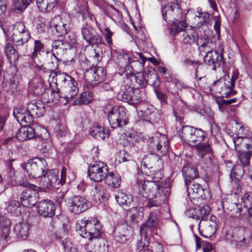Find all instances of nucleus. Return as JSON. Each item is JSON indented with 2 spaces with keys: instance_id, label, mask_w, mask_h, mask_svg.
Instances as JSON below:
<instances>
[{
  "instance_id": "1",
  "label": "nucleus",
  "mask_w": 252,
  "mask_h": 252,
  "mask_svg": "<svg viewBox=\"0 0 252 252\" xmlns=\"http://www.w3.org/2000/svg\"><path fill=\"white\" fill-rule=\"evenodd\" d=\"M75 227L80 236L89 240L100 237L103 232L102 225L95 218L78 220Z\"/></svg>"
},
{
  "instance_id": "2",
  "label": "nucleus",
  "mask_w": 252,
  "mask_h": 252,
  "mask_svg": "<svg viewBox=\"0 0 252 252\" xmlns=\"http://www.w3.org/2000/svg\"><path fill=\"white\" fill-rule=\"evenodd\" d=\"M21 167L30 177L32 178L42 177L48 169L46 160L41 158L28 160L26 163H23Z\"/></svg>"
},
{
  "instance_id": "3",
  "label": "nucleus",
  "mask_w": 252,
  "mask_h": 252,
  "mask_svg": "<svg viewBox=\"0 0 252 252\" xmlns=\"http://www.w3.org/2000/svg\"><path fill=\"white\" fill-rule=\"evenodd\" d=\"M107 109V111L105 110V113L107 114L108 120L112 128L122 127L127 124L126 110L124 107L109 105Z\"/></svg>"
},
{
  "instance_id": "4",
  "label": "nucleus",
  "mask_w": 252,
  "mask_h": 252,
  "mask_svg": "<svg viewBox=\"0 0 252 252\" xmlns=\"http://www.w3.org/2000/svg\"><path fill=\"white\" fill-rule=\"evenodd\" d=\"M160 155L151 153L144 156L141 162V168L142 172L148 176H153L156 172L159 171L163 166Z\"/></svg>"
},
{
  "instance_id": "5",
  "label": "nucleus",
  "mask_w": 252,
  "mask_h": 252,
  "mask_svg": "<svg viewBox=\"0 0 252 252\" xmlns=\"http://www.w3.org/2000/svg\"><path fill=\"white\" fill-rule=\"evenodd\" d=\"M66 169L62 168L61 173V179L58 178V171L56 169L49 170L44 173L42 177V186L47 189L55 188L58 189L60 186L65 182Z\"/></svg>"
},
{
  "instance_id": "6",
  "label": "nucleus",
  "mask_w": 252,
  "mask_h": 252,
  "mask_svg": "<svg viewBox=\"0 0 252 252\" xmlns=\"http://www.w3.org/2000/svg\"><path fill=\"white\" fill-rule=\"evenodd\" d=\"M41 133L39 134L35 131L30 126H25L21 127L16 133V137L17 139L21 141H26L30 139H34L35 141H44L47 139L49 134L44 128H41Z\"/></svg>"
},
{
  "instance_id": "7",
  "label": "nucleus",
  "mask_w": 252,
  "mask_h": 252,
  "mask_svg": "<svg viewBox=\"0 0 252 252\" xmlns=\"http://www.w3.org/2000/svg\"><path fill=\"white\" fill-rule=\"evenodd\" d=\"M148 146L151 153H156L161 156L166 155L169 149L167 138L165 135L159 134L149 138Z\"/></svg>"
},
{
  "instance_id": "8",
  "label": "nucleus",
  "mask_w": 252,
  "mask_h": 252,
  "mask_svg": "<svg viewBox=\"0 0 252 252\" xmlns=\"http://www.w3.org/2000/svg\"><path fill=\"white\" fill-rule=\"evenodd\" d=\"M139 194L138 198L143 202L145 199L158 198L159 189V185L155 182L141 181L138 184Z\"/></svg>"
},
{
  "instance_id": "9",
  "label": "nucleus",
  "mask_w": 252,
  "mask_h": 252,
  "mask_svg": "<svg viewBox=\"0 0 252 252\" xmlns=\"http://www.w3.org/2000/svg\"><path fill=\"white\" fill-rule=\"evenodd\" d=\"M212 87L216 93L222 97H228L235 94V91L233 90V84L231 83L229 76L214 82Z\"/></svg>"
},
{
  "instance_id": "10",
  "label": "nucleus",
  "mask_w": 252,
  "mask_h": 252,
  "mask_svg": "<svg viewBox=\"0 0 252 252\" xmlns=\"http://www.w3.org/2000/svg\"><path fill=\"white\" fill-rule=\"evenodd\" d=\"M118 100L127 102L131 105H136L142 101V94L139 89L128 87L122 91L117 95Z\"/></svg>"
},
{
  "instance_id": "11",
  "label": "nucleus",
  "mask_w": 252,
  "mask_h": 252,
  "mask_svg": "<svg viewBox=\"0 0 252 252\" xmlns=\"http://www.w3.org/2000/svg\"><path fill=\"white\" fill-rule=\"evenodd\" d=\"M88 176L95 182H100L104 180L108 173V168L104 163L98 161L91 165L88 169Z\"/></svg>"
},
{
  "instance_id": "12",
  "label": "nucleus",
  "mask_w": 252,
  "mask_h": 252,
  "mask_svg": "<svg viewBox=\"0 0 252 252\" xmlns=\"http://www.w3.org/2000/svg\"><path fill=\"white\" fill-rule=\"evenodd\" d=\"M223 48L221 44H219L217 50H212L204 54V62L209 65H212V69L216 70L221 64H223Z\"/></svg>"
},
{
  "instance_id": "13",
  "label": "nucleus",
  "mask_w": 252,
  "mask_h": 252,
  "mask_svg": "<svg viewBox=\"0 0 252 252\" xmlns=\"http://www.w3.org/2000/svg\"><path fill=\"white\" fill-rule=\"evenodd\" d=\"M84 76L88 82L94 85H98L105 80L106 72L102 67L93 66L86 71Z\"/></svg>"
},
{
  "instance_id": "14",
  "label": "nucleus",
  "mask_w": 252,
  "mask_h": 252,
  "mask_svg": "<svg viewBox=\"0 0 252 252\" xmlns=\"http://www.w3.org/2000/svg\"><path fill=\"white\" fill-rule=\"evenodd\" d=\"M23 187L29 188L25 189L20 195V200L22 204L27 208L33 207L37 202L38 199V193L35 190H32L29 188V183L26 182L20 183Z\"/></svg>"
},
{
  "instance_id": "15",
  "label": "nucleus",
  "mask_w": 252,
  "mask_h": 252,
  "mask_svg": "<svg viewBox=\"0 0 252 252\" xmlns=\"http://www.w3.org/2000/svg\"><path fill=\"white\" fill-rule=\"evenodd\" d=\"M81 33L83 38L90 45L93 46V45L104 44L102 36L87 24L82 27Z\"/></svg>"
},
{
  "instance_id": "16",
  "label": "nucleus",
  "mask_w": 252,
  "mask_h": 252,
  "mask_svg": "<svg viewBox=\"0 0 252 252\" xmlns=\"http://www.w3.org/2000/svg\"><path fill=\"white\" fill-rule=\"evenodd\" d=\"M68 209L71 212L79 214L87 210L90 206V203L79 195L72 197L68 203Z\"/></svg>"
},
{
  "instance_id": "17",
  "label": "nucleus",
  "mask_w": 252,
  "mask_h": 252,
  "mask_svg": "<svg viewBox=\"0 0 252 252\" xmlns=\"http://www.w3.org/2000/svg\"><path fill=\"white\" fill-rule=\"evenodd\" d=\"M167 5L162 9V15L164 20L166 21L177 20L178 16L176 14H180L181 11L179 7L177 0H166Z\"/></svg>"
},
{
  "instance_id": "18",
  "label": "nucleus",
  "mask_w": 252,
  "mask_h": 252,
  "mask_svg": "<svg viewBox=\"0 0 252 252\" xmlns=\"http://www.w3.org/2000/svg\"><path fill=\"white\" fill-rule=\"evenodd\" d=\"M226 240L232 247L239 249L245 243L250 244L252 242V233L249 230H245L243 238L241 239V238H239L233 234L231 235L227 233L226 234Z\"/></svg>"
},
{
  "instance_id": "19",
  "label": "nucleus",
  "mask_w": 252,
  "mask_h": 252,
  "mask_svg": "<svg viewBox=\"0 0 252 252\" xmlns=\"http://www.w3.org/2000/svg\"><path fill=\"white\" fill-rule=\"evenodd\" d=\"M200 53L202 56L204 54L214 50L216 46V41L214 38L209 37L206 34H203L198 38L196 41Z\"/></svg>"
},
{
  "instance_id": "20",
  "label": "nucleus",
  "mask_w": 252,
  "mask_h": 252,
  "mask_svg": "<svg viewBox=\"0 0 252 252\" xmlns=\"http://www.w3.org/2000/svg\"><path fill=\"white\" fill-rule=\"evenodd\" d=\"M193 147L199 157L203 158L206 163L212 164L214 156L210 145L208 143H199Z\"/></svg>"
},
{
  "instance_id": "21",
  "label": "nucleus",
  "mask_w": 252,
  "mask_h": 252,
  "mask_svg": "<svg viewBox=\"0 0 252 252\" xmlns=\"http://www.w3.org/2000/svg\"><path fill=\"white\" fill-rule=\"evenodd\" d=\"M37 210L41 216L51 218L55 214L56 206L50 200H43L38 203Z\"/></svg>"
},
{
  "instance_id": "22",
  "label": "nucleus",
  "mask_w": 252,
  "mask_h": 252,
  "mask_svg": "<svg viewBox=\"0 0 252 252\" xmlns=\"http://www.w3.org/2000/svg\"><path fill=\"white\" fill-rule=\"evenodd\" d=\"M87 246V249L90 252H107L108 246L107 241L101 236L93 238Z\"/></svg>"
},
{
  "instance_id": "23",
  "label": "nucleus",
  "mask_w": 252,
  "mask_h": 252,
  "mask_svg": "<svg viewBox=\"0 0 252 252\" xmlns=\"http://www.w3.org/2000/svg\"><path fill=\"white\" fill-rule=\"evenodd\" d=\"M223 210L229 214L231 217L236 218L239 217L243 211L242 204H238L236 202L228 200L222 202Z\"/></svg>"
},
{
  "instance_id": "24",
  "label": "nucleus",
  "mask_w": 252,
  "mask_h": 252,
  "mask_svg": "<svg viewBox=\"0 0 252 252\" xmlns=\"http://www.w3.org/2000/svg\"><path fill=\"white\" fill-rule=\"evenodd\" d=\"M236 152L246 151L252 148V139L248 137L237 136L232 139Z\"/></svg>"
},
{
  "instance_id": "25",
  "label": "nucleus",
  "mask_w": 252,
  "mask_h": 252,
  "mask_svg": "<svg viewBox=\"0 0 252 252\" xmlns=\"http://www.w3.org/2000/svg\"><path fill=\"white\" fill-rule=\"evenodd\" d=\"M77 85L78 83L75 80L72 81L70 84L68 83L64 85L61 87L62 95L60 96L67 100L72 99L78 93Z\"/></svg>"
},
{
  "instance_id": "26",
  "label": "nucleus",
  "mask_w": 252,
  "mask_h": 252,
  "mask_svg": "<svg viewBox=\"0 0 252 252\" xmlns=\"http://www.w3.org/2000/svg\"><path fill=\"white\" fill-rule=\"evenodd\" d=\"M27 110L32 117V123L33 118H38L42 115L45 111L44 105L40 101L30 102L27 105Z\"/></svg>"
},
{
  "instance_id": "27",
  "label": "nucleus",
  "mask_w": 252,
  "mask_h": 252,
  "mask_svg": "<svg viewBox=\"0 0 252 252\" xmlns=\"http://www.w3.org/2000/svg\"><path fill=\"white\" fill-rule=\"evenodd\" d=\"M50 28L55 31L57 36H63L67 33L66 24L62 22L60 16H57L52 19L50 23Z\"/></svg>"
},
{
  "instance_id": "28",
  "label": "nucleus",
  "mask_w": 252,
  "mask_h": 252,
  "mask_svg": "<svg viewBox=\"0 0 252 252\" xmlns=\"http://www.w3.org/2000/svg\"><path fill=\"white\" fill-rule=\"evenodd\" d=\"M132 233V229L130 227H118L115 232L116 240L121 243H124L130 239Z\"/></svg>"
},
{
  "instance_id": "29",
  "label": "nucleus",
  "mask_w": 252,
  "mask_h": 252,
  "mask_svg": "<svg viewBox=\"0 0 252 252\" xmlns=\"http://www.w3.org/2000/svg\"><path fill=\"white\" fill-rule=\"evenodd\" d=\"M13 114L21 125L32 123V117L29 115L27 108L21 107L15 108L13 109Z\"/></svg>"
},
{
  "instance_id": "30",
  "label": "nucleus",
  "mask_w": 252,
  "mask_h": 252,
  "mask_svg": "<svg viewBox=\"0 0 252 252\" xmlns=\"http://www.w3.org/2000/svg\"><path fill=\"white\" fill-rule=\"evenodd\" d=\"M10 220L5 216L0 215V242L4 245L5 239L10 231Z\"/></svg>"
},
{
  "instance_id": "31",
  "label": "nucleus",
  "mask_w": 252,
  "mask_h": 252,
  "mask_svg": "<svg viewBox=\"0 0 252 252\" xmlns=\"http://www.w3.org/2000/svg\"><path fill=\"white\" fill-rule=\"evenodd\" d=\"M187 191L190 198H200L204 195V190L201 186L194 182H190L187 185Z\"/></svg>"
},
{
  "instance_id": "32",
  "label": "nucleus",
  "mask_w": 252,
  "mask_h": 252,
  "mask_svg": "<svg viewBox=\"0 0 252 252\" xmlns=\"http://www.w3.org/2000/svg\"><path fill=\"white\" fill-rule=\"evenodd\" d=\"M115 197L118 203L125 210L131 204L133 198L131 194L122 191H118Z\"/></svg>"
},
{
  "instance_id": "33",
  "label": "nucleus",
  "mask_w": 252,
  "mask_h": 252,
  "mask_svg": "<svg viewBox=\"0 0 252 252\" xmlns=\"http://www.w3.org/2000/svg\"><path fill=\"white\" fill-rule=\"evenodd\" d=\"M66 0H36L38 8L42 12L51 11L59 1L64 2Z\"/></svg>"
},
{
  "instance_id": "34",
  "label": "nucleus",
  "mask_w": 252,
  "mask_h": 252,
  "mask_svg": "<svg viewBox=\"0 0 252 252\" xmlns=\"http://www.w3.org/2000/svg\"><path fill=\"white\" fill-rule=\"evenodd\" d=\"M158 222V217L157 213H151L148 216L145 223L142 224L140 227V231H142L143 234L147 233V231L153 228L157 225Z\"/></svg>"
},
{
  "instance_id": "35",
  "label": "nucleus",
  "mask_w": 252,
  "mask_h": 252,
  "mask_svg": "<svg viewBox=\"0 0 252 252\" xmlns=\"http://www.w3.org/2000/svg\"><path fill=\"white\" fill-rule=\"evenodd\" d=\"M210 208L208 205L199 206L194 210H189L187 212V215L191 213L195 214V217L202 220H206L210 215Z\"/></svg>"
},
{
  "instance_id": "36",
  "label": "nucleus",
  "mask_w": 252,
  "mask_h": 252,
  "mask_svg": "<svg viewBox=\"0 0 252 252\" xmlns=\"http://www.w3.org/2000/svg\"><path fill=\"white\" fill-rule=\"evenodd\" d=\"M30 225L26 222L17 224L14 231L17 237L22 240H26L29 234Z\"/></svg>"
},
{
  "instance_id": "37",
  "label": "nucleus",
  "mask_w": 252,
  "mask_h": 252,
  "mask_svg": "<svg viewBox=\"0 0 252 252\" xmlns=\"http://www.w3.org/2000/svg\"><path fill=\"white\" fill-rule=\"evenodd\" d=\"M90 133L98 140H104L109 136L108 130L99 126H92L90 130Z\"/></svg>"
},
{
  "instance_id": "38",
  "label": "nucleus",
  "mask_w": 252,
  "mask_h": 252,
  "mask_svg": "<svg viewBox=\"0 0 252 252\" xmlns=\"http://www.w3.org/2000/svg\"><path fill=\"white\" fill-rule=\"evenodd\" d=\"M52 47V53L62 56L66 53L67 50L70 49L71 46L67 42L56 40L53 43Z\"/></svg>"
},
{
  "instance_id": "39",
  "label": "nucleus",
  "mask_w": 252,
  "mask_h": 252,
  "mask_svg": "<svg viewBox=\"0 0 252 252\" xmlns=\"http://www.w3.org/2000/svg\"><path fill=\"white\" fill-rule=\"evenodd\" d=\"M104 180L106 184L112 188L117 189L120 187L121 178L117 173L108 172Z\"/></svg>"
},
{
  "instance_id": "40",
  "label": "nucleus",
  "mask_w": 252,
  "mask_h": 252,
  "mask_svg": "<svg viewBox=\"0 0 252 252\" xmlns=\"http://www.w3.org/2000/svg\"><path fill=\"white\" fill-rule=\"evenodd\" d=\"M183 42L185 44H191L196 43L198 38L197 31L193 28H189L184 31L183 34Z\"/></svg>"
},
{
  "instance_id": "41",
  "label": "nucleus",
  "mask_w": 252,
  "mask_h": 252,
  "mask_svg": "<svg viewBox=\"0 0 252 252\" xmlns=\"http://www.w3.org/2000/svg\"><path fill=\"white\" fill-rule=\"evenodd\" d=\"M3 90L13 95H18L20 89L18 86V82L16 80V77H12L10 81L4 83Z\"/></svg>"
},
{
  "instance_id": "42",
  "label": "nucleus",
  "mask_w": 252,
  "mask_h": 252,
  "mask_svg": "<svg viewBox=\"0 0 252 252\" xmlns=\"http://www.w3.org/2000/svg\"><path fill=\"white\" fill-rule=\"evenodd\" d=\"M195 129V127L189 126H183L179 131V135L185 143L189 144Z\"/></svg>"
},
{
  "instance_id": "43",
  "label": "nucleus",
  "mask_w": 252,
  "mask_h": 252,
  "mask_svg": "<svg viewBox=\"0 0 252 252\" xmlns=\"http://www.w3.org/2000/svg\"><path fill=\"white\" fill-rule=\"evenodd\" d=\"M24 33H13L12 40L16 46H22L28 41L31 37L30 32H26Z\"/></svg>"
},
{
  "instance_id": "44",
  "label": "nucleus",
  "mask_w": 252,
  "mask_h": 252,
  "mask_svg": "<svg viewBox=\"0 0 252 252\" xmlns=\"http://www.w3.org/2000/svg\"><path fill=\"white\" fill-rule=\"evenodd\" d=\"M216 223L211 220H207L204 224V227L201 235L205 238H210L212 236L216 231Z\"/></svg>"
},
{
  "instance_id": "45",
  "label": "nucleus",
  "mask_w": 252,
  "mask_h": 252,
  "mask_svg": "<svg viewBox=\"0 0 252 252\" xmlns=\"http://www.w3.org/2000/svg\"><path fill=\"white\" fill-rule=\"evenodd\" d=\"M183 174L185 178L186 185H187L188 181L190 179H194L198 176V170L196 168L192 166H187L183 168Z\"/></svg>"
},
{
  "instance_id": "46",
  "label": "nucleus",
  "mask_w": 252,
  "mask_h": 252,
  "mask_svg": "<svg viewBox=\"0 0 252 252\" xmlns=\"http://www.w3.org/2000/svg\"><path fill=\"white\" fill-rule=\"evenodd\" d=\"M142 111L146 116H150V120L155 122H157L160 119V116L158 111L152 105L146 104L145 108Z\"/></svg>"
},
{
  "instance_id": "47",
  "label": "nucleus",
  "mask_w": 252,
  "mask_h": 252,
  "mask_svg": "<svg viewBox=\"0 0 252 252\" xmlns=\"http://www.w3.org/2000/svg\"><path fill=\"white\" fill-rule=\"evenodd\" d=\"M206 133L205 131L200 128H195L192 136L190 140L189 145L192 146L197 144V143L203 142L205 137Z\"/></svg>"
},
{
  "instance_id": "48",
  "label": "nucleus",
  "mask_w": 252,
  "mask_h": 252,
  "mask_svg": "<svg viewBox=\"0 0 252 252\" xmlns=\"http://www.w3.org/2000/svg\"><path fill=\"white\" fill-rule=\"evenodd\" d=\"M197 12L198 14L194 16L192 24L194 27L199 28L207 24L209 14L207 12H199L198 11Z\"/></svg>"
},
{
  "instance_id": "49",
  "label": "nucleus",
  "mask_w": 252,
  "mask_h": 252,
  "mask_svg": "<svg viewBox=\"0 0 252 252\" xmlns=\"http://www.w3.org/2000/svg\"><path fill=\"white\" fill-rule=\"evenodd\" d=\"M45 64H46L50 70H54L58 66V59L52 52H47Z\"/></svg>"
},
{
  "instance_id": "50",
  "label": "nucleus",
  "mask_w": 252,
  "mask_h": 252,
  "mask_svg": "<svg viewBox=\"0 0 252 252\" xmlns=\"http://www.w3.org/2000/svg\"><path fill=\"white\" fill-rule=\"evenodd\" d=\"M20 203L18 201L11 200L8 202L7 211L12 215L18 216L21 211Z\"/></svg>"
},
{
  "instance_id": "51",
  "label": "nucleus",
  "mask_w": 252,
  "mask_h": 252,
  "mask_svg": "<svg viewBox=\"0 0 252 252\" xmlns=\"http://www.w3.org/2000/svg\"><path fill=\"white\" fill-rule=\"evenodd\" d=\"M30 0H13V11L17 13L23 12L31 2Z\"/></svg>"
},
{
  "instance_id": "52",
  "label": "nucleus",
  "mask_w": 252,
  "mask_h": 252,
  "mask_svg": "<svg viewBox=\"0 0 252 252\" xmlns=\"http://www.w3.org/2000/svg\"><path fill=\"white\" fill-rule=\"evenodd\" d=\"M5 52L9 62L12 63L17 61L19 58L18 53L10 43H7L5 47Z\"/></svg>"
},
{
  "instance_id": "53",
  "label": "nucleus",
  "mask_w": 252,
  "mask_h": 252,
  "mask_svg": "<svg viewBox=\"0 0 252 252\" xmlns=\"http://www.w3.org/2000/svg\"><path fill=\"white\" fill-rule=\"evenodd\" d=\"M75 80L70 76L68 75L65 73L60 72L56 74V83L59 85L61 87L66 84L71 83V82Z\"/></svg>"
},
{
  "instance_id": "54",
  "label": "nucleus",
  "mask_w": 252,
  "mask_h": 252,
  "mask_svg": "<svg viewBox=\"0 0 252 252\" xmlns=\"http://www.w3.org/2000/svg\"><path fill=\"white\" fill-rule=\"evenodd\" d=\"M94 196L95 200H101L107 199L109 194L104 187L96 185L94 187Z\"/></svg>"
},
{
  "instance_id": "55",
  "label": "nucleus",
  "mask_w": 252,
  "mask_h": 252,
  "mask_svg": "<svg viewBox=\"0 0 252 252\" xmlns=\"http://www.w3.org/2000/svg\"><path fill=\"white\" fill-rule=\"evenodd\" d=\"M146 84H148L155 88L158 87L160 85V81L156 73L151 71L146 72Z\"/></svg>"
},
{
  "instance_id": "56",
  "label": "nucleus",
  "mask_w": 252,
  "mask_h": 252,
  "mask_svg": "<svg viewBox=\"0 0 252 252\" xmlns=\"http://www.w3.org/2000/svg\"><path fill=\"white\" fill-rule=\"evenodd\" d=\"M237 152V156L241 164L245 166L249 165L250 158L252 156V151H242L241 152Z\"/></svg>"
},
{
  "instance_id": "57",
  "label": "nucleus",
  "mask_w": 252,
  "mask_h": 252,
  "mask_svg": "<svg viewBox=\"0 0 252 252\" xmlns=\"http://www.w3.org/2000/svg\"><path fill=\"white\" fill-rule=\"evenodd\" d=\"M183 63L186 66H192L194 67L195 70L194 76L197 80H200L203 77L202 76H199L198 69L200 65L198 61L185 59L183 61Z\"/></svg>"
},
{
  "instance_id": "58",
  "label": "nucleus",
  "mask_w": 252,
  "mask_h": 252,
  "mask_svg": "<svg viewBox=\"0 0 252 252\" xmlns=\"http://www.w3.org/2000/svg\"><path fill=\"white\" fill-rule=\"evenodd\" d=\"M44 48L43 43L39 40L34 41L33 51L31 54V58L35 63V59L37 57L38 54L42 51Z\"/></svg>"
},
{
  "instance_id": "59",
  "label": "nucleus",
  "mask_w": 252,
  "mask_h": 252,
  "mask_svg": "<svg viewBox=\"0 0 252 252\" xmlns=\"http://www.w3.org/2000/svg\"><path fill=\"white\" fill-rule=\"evenodd\" d=\"M117 160L120 163L124 162H132V157L125 150L120 151L117 157Z\"/></svg>"
},
{
  "instance_id": "60",
  "label": "nucleus",
  "mask_w": 252,
  "mask_h": 252,
  "mask_svg": "<svg viewBox=\"0 0 252 252\" xmlns=\"http://www.w3.org/2000/svg\"><path fill=\"white\" fill-rule=\"evenodd\" d=\"M242 203L246 211L252 207V192H248L242 197Z\"/></svg>"
},
{
  "instance_id": "61",
  "label": "nucleus",
  "mask_w": 252,
  "mask_h": 252,
  "mask_svg": "<svg viewBox=\"0 0 252 252\" xmlns=\"http://www.w3.org/2000/svg\"><path fill=\"white\" fill-rule=\"evenodd\" d=\"M140 232L141 238L137 244V249L139 250H141V249L149 248V240L147 237V233H145V234H144L142 233V231H140Z\"/></svg>"
},
{
  "instance_id": "62",
  "label": "nucleus",
  "mask_w": 252,
  "mask_h": 252,
  "mask_svg": "<svg viewBox=\"0 0 252 252\" xmlns=\"http://www.w3.org/2000/svg\"><path fill=\"white\" fill-rule=\"evenodd\" d=\"M93 99L92 93L89 91L85 92L81 94L77 101L80 104H87Z\"/></svg>"
},
{
  "instance_id": "63",
  "label": "nucleus",
  "mask_w": 252,
  "mask_h": 252,
  "mask_svg": "<svg viewBox=\"0 0 252 252\" xmlns=\"http://www.w3.org/2000/svg\"><path fill=\"white\" fill-rule=\"evenodd\" d=\"M186 26L187 24L185 21H178L177 24L171 29L170 33L172 35L175 36L179 32L184 31Z\"/></svg>"
},
{
  "instance_id": "64",
  "label": "nucleus",
  "mask_w": 252,
  "mask_h": 252,
  "mask_svg": "<svg viewBox=\"0 0 252 252\" xmlns=\"http://www.w3.org/2000/svg\"><path fill=\"white\" fill-rule=\"evenodd\" d=\"M104 32H103V35L104 38L109 46H111L112 43V37L113 35V32H112L109 27H105L104 29Z\"/></svg>"
}]
</instances>
